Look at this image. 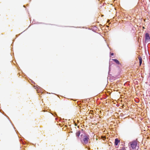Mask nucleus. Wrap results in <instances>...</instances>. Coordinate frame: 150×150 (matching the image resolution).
Here are the masks:
<instances>
[{
	"mask_svg": "<svg viewBox=\"0 0 150 150\" xmlns=\"http://www.w3.org/2000/svg\"><path fill=\"white\" fill-rule=\"evenodd\" d=\"M81 139H82L83 141V144H87L88 141L89 140V136L86 134H84V135H81Z\"/></svg>",
	"mask_w": 150,
	"mask_h": 150,
	"instance_id": "1",
	"label": "nucleus"
},
{
	"mask_svg": "<svg viewBox=\"0 0 150 150\" xmlns=\"http://www.w3.org/2000/svg\"><path fill=\"white\" fill-rule=\"evenodd\" d=\"M130 144L131 147L130 149H133L134 150H137L138 148L137 147V143L136 141H134L130 142Z\"/></svg>",
	"mask_w": 150,
	"mask_h": 150,
	"instance_id": "2",
	"label": "nucleus"
},
{
	"mask_svg": "<svg viewBox=\"0 0 150 150\" xmlns=\"http://www.w3.org/2000/svg\"><path fill=\"white\" fill-rule=\"evenodd\" d=\"M145 42H150V37L148 33H146L145 34Z\"/></svg>",
	"mask_w": 150,
	"mask_h": 150,
	"instance_id": "3",
	"label": "nucleus"
},
{
	"mask_svg": "<svg viewBox=\"0 0 150 150\" xmlns=\"http://www.w3.org/2000/svg\"><path fill=\"white\" fill-rule=\"evenodd\" d=\"M138 58L139 60V65L140 66L141 65L142 62V58L140 55H139L138 56Z\"/></svg>",
	"mask_w": 150,
	"mask_h": 150,
	"instance_id": "4",
	"label": "nucleus"
},
{
	"mask_svg": "<svg viewBox=\"0 0 150 150\" xmlns=\"http://www.w3.org/2000/svg\"><path fill=\"white\" fill-rule=\"evenodd\" d=\"M120 141L117 139H116L115 140V145H117L118 143L120 142Z\"/></svg>",
	"mask_w": 150,
	"mask_h": 150,
	"instance_id": "5",
	"label": "nucleus"
},
{
	"mask_svg": "<svg viewBox=\"0 0 150 150\" xmlns=\"http://www.w3.org/2000/svg\"><path fill=\"white\" fill-rule=\"evenodd\" d=\"M112 60L114 61L115 62V63L117 64H120V62L117 59H112Z\"/></svg>",
	"mask_w": 150,
	"mask_h": 150,
	"instance_id": "6",
	"label": "nucleus"
},
{
	"mask_svg": "<svg viewBox=\"0 0 150 150\" xmlns=\"http://www.w3.org/2000/svg\"><path fill=\"white\" fill-rule=\"evenodd\" d=\"M80 134V131H78L76 133V136L78 137H79Z\"/></svg>",
	"mask_w": 150,
	"mask_h": 150,
	"instance_id": "7",
	"label": "nucleus"
},
{
	"mask_svg": "<svg viewBox=\"0 0 150 150\" xmlns=\"http://www.w3.org/2000/svg\"><path fill=\"white\" fill-rule=\"evenodd\" d=\"M111 56H113V55H114V53H111Z\"/></svg>",
	"mask_w": 150,
	"mask_h": 150,
	"instance_id": "8",
	"label": "nucleus"
}]
</instances>
